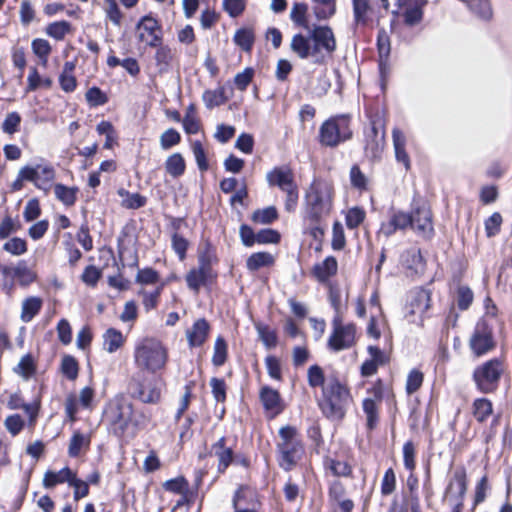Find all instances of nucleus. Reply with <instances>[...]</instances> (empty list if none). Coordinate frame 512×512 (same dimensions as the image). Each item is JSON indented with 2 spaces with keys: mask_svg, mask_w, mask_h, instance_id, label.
I'll return each mask as SVG.
<instances>
[{
  "mask_svg": "<svg viewBox=\"0 0 512 512\" xmlns=\"http://www.w3.org/2000/svg\"><path fill=\"white\" fill-rule=\"evenodd\" d=\"M333 189L326 182L314 180L304 196V220L321 223L332 209Z\"/></svg>",
  "mask_w": 512,
  "mask_h": 512,
  "instance_id": "f257e3e1",
  "label": "nucleus"
},
{
  "mask_svg": "<svg viewBox=\"0 0 512 512\" xmlns=\"http://www.w3.org/2000/svg\"><path fill=\"white\" fill-rule=\"evenodd\" d=\"M349 398L348 388L340 382L336 375H331L322 388V398L318 405L326 418L341 420L345 416V407Z\"/></svg>",
  "mask_w": 512,
  "mask_h": 512,
  "instance_id": "f03ea898",
  "label": "nucleus"
},
{
  "mask_svg": "<svg viewBox=\"0 0 512 512\" xmlns=\"http://www.w3.org/2000/svg\"><path fill=\"white\" fill-rule=\"evenodd\" d=\"M281 441L276 444V459L279 467L285 472L293 470L302 459L305 448L298 437L296 427L286 425L280 428Z\"/></svg>",
  "mask_w": 512,
  "mask_h": 512,
  "instance_id": "7ed1b4c3",
  "label": "nucleus"
},
{
  "mask_svg": "<svg viewBox=\"0 0 512 512\" xmlns=\"http://www.w3.org/2000/svg\"><path fill=\"white\" fill-rule=\"evenodd\" d=\"M134 362L139 369L155 373L166 365L167 351L160 341L144 338L135 345Z\"/></svg>",
  "mask_w": 512,
  "mask_h": 512,
  "instance_id": "20e7f679",
  "label": "nucleus"
},
{
  "mask_svg": "<svg viewBox=\"0 0 512 512\" xmlns=\"http://www.w3.org/2000/svg\"><path fill=\"white\" fill-rule=\"evenodd\" d=\"M350 114H338L325 120L319 128V143L334 148L350 140L353 136Z\"/></svg>",
  "mask_w": 512,
  "mask_h": 512,
  "instance_id": "39448f33",
  "label": "nucleus"
},
{
  "mask_svg": "<svg viewBox=\"0 0 512 512\" xmlns=\"http://www.w3.org/2000/svg\"><path fill=\"white\" fill-rule=\"evenodd\" d=\"M504 372L503 360L494 357L474 368L472 380L480 393L491 394L498 390Z\"/></svg>",
  "mask_w": 512,
  "mask_h": 512,
  "instance_id": "423d86ee",
  "label": "nucleus"
},
{
  "mask_svg": "<svg viewBox=\"0 0 512 512\" xmlns=\"http://www.w3.org/2000/svg\"><path fill=\"white\" fill-rule=\"evenodd\" d=\"M370 127L365 131V156L372 160H378L385 144V121L379 112L369 116Z\"/></svg>",
  "mask_w": 512,
  "mask_h": 512,
  "instance_id": "0eeeda50",
  "label": "nucleus"
},
{
  "mask_svg": "<svg viewBox=\"0 0 512 512\" xmlns=\"http://www.w3.org/2000/svg\"><path fill=\"white\" fill-rule=\"evenodd\" d=\"M128 391L132 398L142 403L155 404L161 397L156 381L147 378L142 371L135 373L128 384Z\"/></svg>",
  "mask_w": 512,
  "mask_h": 512,
  "instance_id": "6e6552de",
  "label": "nucleus"
},
{
  "mask_svg": "<svg viewBox=\"0 0 512 512\" xmlns=\"http://www.w3.org/2000/svg\"><path fill=\"white\" fill-rule=\"evenodd\" d=\"M310 38L312 40V50L315 53L314 63H322L324 60L322 51L328 55H332L336 50V39L331 27L327 25H314L309 30Z\"/></svg>",
  "mask_w": 512,
  "mask_h": 512,
  "instance_id": "1a4fd4ad",
  "label": "nucleus"
},
{
  "mask_svg": "<svg viewBox=\"0 0 512 512\" xmlns=\"http://www.w3.org/2000/svg\"><path fill=\"white\" fill-rule=\"evenodd\" d=\"M333 331L328 339V348L339 352L351 348L355 344L356 326L353 323L343 325L336 316L333 319Z\"/></svg>",
  "mask_w": 512,
  "mask_h": 512,
  "instance_id": "9d476101",
  "label": "nucleus"
},
{
  "mask_svg": "<svg viewBox=\"0 0 512 512\" xmlns=\"http://www.w3.org/2000/svg\"><path fill=\"white\" fill-rule=\"evenodd\" d=\"M431 292L423 287H418L409 292L408 303L406 306V318L412 323H417V320L411 318L413 316L419 317V322L422 323L424 315L430 307Z\"/></svg>",
  "mask_w": 512,
  "mask_h": 512,
  "instance_id": "9b49d317",
  "label": "nucleus"
},
{
  "mask_svg": "<svg viewBox=\"0 0 512 512\" xmlns=\"http://www.w3.org/2000/svg\"><path fill=\"white\" fill-rule=\"evenodd\" d=\"M469 345L477 357L485 355L495 347L492 330L485 322L477 323Z\"/></svg>",
  "mask_w": 512,
  "mask_h": 512,
  "instance_id": "f8f14e48",
  "label": "nucleus"
},
{
  "mask_svg": "<svg viewBox=\"0 0 512 512\" xmlns=\"http://www.w3.org/2000/svg\"><path fill=\"white\" fill-rule=\"evenodd\" d=\"M411 215H413L411 228L422 238L431 239L434 235V227L429 207L426 204L416 205Z\"/></svg>",
  "mask_w": 512,
  "mask_h": 512,
  "instance_id": "ddd939ff",
  "label": "nucleus"
},
{
  "mask_svg": "<svg viewBox=\"0 0 512 512\" xmlns=\"http://www.w3.org/2000/svg\"><path fill=\"white\" fill-rule=\"evenodd\" d=\"M212 278L210 260L205 254L199 256V267L191 269L186 275V283L189 289L198 293Z\"/></svg>",
  "mask_w": 512,
  "mask_h": 512,
  "instance_id": "4468645a",
  "label": "nucleus"
},
{
  "mask_svg": "<svg viewBox=\"0 0 512 512\" xmlns=\"http://www.w3.org/2000/svg\"><path fill=\"white\" fill-rule=\"evenodd\" d=\"M131 415V405L116 404L109 408L107 418L115 435L122 436L124 434L131 420Z\"/></svg>",
  "mask_w": 512,
  "mask_h": 512,
  "instance_id": "2eb2a0df",
  "label": "nucleus"
},
{
  "mask_svg": "<svg viewBox=\"0 0 512 512\" xmlns=\"http://www.w3.org/2000/svg\"><path fill=\"white\" fill-rule=\"evenodd\" d=\"M270 187H277L282 192L297 185L293 170L288 165L276 166L266 174Z\"/></svg>",
  "mask_w": 512,
  "mask_h": 512,
  "instance_id": "dca6fc26",
  "label": "nucleus"
},
{
  "mask_svg": "<svg viewBox=\"0 0 512 512\" xmlns=\"http://www.w3.org/2000/svg\"><path fill=\"white\" fill-rule=\"evenodd\" d=\"M210 324L205 318L197 319L191 329L186 331L188 344L190 347L202 346L209 334Z\"/></svg>",
  "mask_w": 512,
  "mask_h": 512,
  "instance_id": "f3484780",
  "label": "nucleus"
},
{
  "mask_svg": "<svg viewBox=\"0 0 512 512\" xmlns=\"http://www.w3.org/2000/svg\"><path fill=\"white\" fill-rule=\"evenodd\" d=\"M259 398L264 410L279 414L284 410L283 400L278 390L270 386H263L259 392Z\"/></svg>",
  "mask_w": 512,
  "mask_h": 512,
  "instance_id": "a211bd4d",
  "label": "nucleus"
},
{
  "mask_svg": "<svg viewBox=\"0 0 512 512\" xmlns=\"http://www.w3.org/2000/svg\"><path fill=\"white\" fill-rule=\"evenodd\" d=\"M211 452L218 458V471L224 473L233 463L234 452L232 448L226 447V437L222 436L211 446Z\"/></svg>",
  "mask_w": 512,
  "mask_h": 512,
  "instance_id": "6ab92c4d",
  "label": "nucleus"
},
{
  "mask_svg": "<svg viewBox=\"0 0 512 512\" xmlns=\"http://www.w3.org/2000/svg\"><path fill=\"white\" fill-rule=\"evenodd\" d=\"M402 260L406 269L414 274H422L425 270L426 261L419 248L407 249L402 255Z\"/></svg>",
  "mask_w": 512,
  "mask_h": 512,
  "instance_id": "aec40b11",
  "label": "nucleus"
},
{
  "mask_svg": "<svg viewBox=\"0 0 512 512\" xmlns=\"http://www.w3.org/2000/svg\"><path fill=\"white\" fill-rule=\"evenodd\" d=\"M290 48L300 59H308L309 57L315 58L309 33L308 35L302 33L295 34L291 40Z\"/></svg>",
  "mask_w": 512,
  "mask_h": 512,
  "instance_id": "412c9836",
  "label": "nucleus"
},
{
  "mask_svg": "<svg viewBox=\"0 0 512 512\" xmlns=\"http://www.w3.org/2000/svg\"><path fill=\"white\" fill-rule=\"evenodd\" d=\"M75 472H73L68 466L63 467L59 471L47 470L43 478V486L46 489H52L58 484L68 483L72 481Z\"/></svg>",
  "mask_w": 512,
  "mask_h": 512,
  "instance_id": "4be33fe9",
  "label": "nucleus"
},
{
  "mask_svg": "<svg viewBox=\"0 0 512 512\" xmlns=\"http://www.w3.org/2000/svg\"><path fill=\"white\" fill-rule=\"evenodd\" d=\"M338 263L334 256H327L321 263L314 265L312 274L319 282H326L337 273Z\"/></svg>",
  "mask_w": 512,
  "mask_h": 512,
  "instance_id": "5701e85b",
  "label": "nucleus"
},
{
  "mask_svg": "<svg viewBox=\"0 0 512 512\" xmlns=\"http://www.w3.org/2000/svg\"><path fill=\"white\" fill-rule=\"evenodd\" d=\"M413 3L407 7L403 12V20L405 25L412 27L420 23L423 19V8L426 6L428 0H411Z\"/></svg>",
  "mask_w": 512,
  "mask_h": 512,
  "instance_id": "b1692460",
  "label": "nucleus"
},
{
  "mask_svg": "<svg viewBox=\"0 0 512 512\" xmlns=\"http://www.w3.org/2000/svg\"><path fill=\"white\" fill-rule=\"evenodd\" d=\"M412 223L413 215H411V213L398 211L391 216L388 225L383 229L385 234L390 236L398 229L403 230L407 227H411Z\"/></svg>",
  "mask_w": 512,
  "mask_h": 512,
  "instance_id": "393cba45",
  "label": "nucleus"
},
{
  "mask_svg": "<svg viewBox=\"0 0 512 512\" xmlns=\"http://www.w3.org/2000/svg\"><path fill=\"white\" fill-rule=\"evenodd\" d=\"M393 137V145L395 150V158L398 162L403 163L406 170L410 169V158L406 152L405 144L406 138L404 134L398 130L394 129L392 132Z\"/></svg>",
  "mask_w": 512,
  "mask_h": 512,
  "instance_id": "a878e982",
  "label": "nucleus"
},
{
  "mask_svg": "<svg viewBox=\"0 0 512 512\" xmlns=\"http://www.w3.org/2000/svg\"><path fill=\"white\" fill-rule=\"evenodd\" d=\"M13 277L18 279V283L22 287H27L37 279V274L32 271L25 260H20L15 267H13Z\"/></svg>",
  "mask_w": 512,
  "mask_h": 512,
  "instance_id": "bb28decb",
  "label": "nucleus"
},
{
  "mask_svg": "<svg viewBox=\"0 0 512 512\" xmlns=\"http://www.w3.org/2000/svg\"><path fill=\"white\" fill-rule=\"evenodd\" d=\"M229 97L225 94V88L223 86L218 87L215 90L207 89L202 95V100L207 109H213L221 106L228 101Z\"/></svg>",
  "mask_w": 512,
  "mask_h": 512,
  "instance_id": "cd10ccee",
  "label": "nucleus"
},
{
  "mask_svg": "<svg viewBox=\"0 0 512 512\" xmlns=\"http://www.w3.org/2000/svg\"><path fill=\"white\" fill-rule=\"evenodd\" d=\"M43 301L40 297L30 296L23 301L21 320L30 322L41 310Z\"/></svg>",
  "mask_w": 512,
  "mask_h": 512,
  "instance_id": "c85d7f7f",
  "label": "nucleus"
},
{
  "mask_svg": "<svg viewBox=\"0 0 512 512\" xmlns=\"http://www.w3.org/2000/svg\"><path fill=\"white\" fill-rule=\"evenodd\" d=\"M79 188L76 186L68 187L62 183L54 185V193L56 198L65 206H73L77 201V193Z\"/></svg>",
  "mask_w": 512,
  "mask_h": 512,
  "instance_id": "c756f323",
  "label": "nucleus"
},
{
  "mask_svg": "<svg viewBox=\"0 0 512 512\" xmlns=\"http://www.w3.org/2000/svg\"><path fill=\"white\" fill-rule=\"evenodd\" d=\"M55 176L56 172L52 165L40 164V170L38 171V178L36 180L35 187L40 190H43L47 194L52 187V182L54 181Z\"/></svg>",
  "mask_w": 512,
  "mask_h": 512,
  "instance_id": "7c9ffc66",
  "label": "nucleus"
},
{
  "mask_svg": "<svg viewBox=\"0 0 512 512\" xmlns=\"http://www.w3.org/2000/svg\"><path fill=\"white\" fill-rule=\"evenodd\" d=\"M448 489H456L458 499H463L467 490V474L464 466H459L453 472L452 480L449 483Z\"/></svg>",
  "mask_w": 512,
  "mask_h": 512,
  "instance_id": "2f4dec72",
  "label": "nucleus"
},
{
  "mask_svg": "<svg viewBox=\"0 0 512 512\" xmlns=\"http://www.w3.org/2000/svg\"><path fill=\"white\" fill-rule=\"evenodd\" d=\"M154 59L158 73H167L171 68L173 52L168 45L165 47H159L155 52Z\"/></svg>",
  "mask_w": 512,
  "mask_h": 512,
  "instance_id": "473e14b6",
  "label": "nucleus"
},
{
  "mask_svg": "<svg viewBox=\"0 0 512 512\" xmlns=\"http://www.w3.org/2000/svg\"><path fill=\"white\" fill-rule=\"evenodd\" d=\"M355 26L368 24V12L371 10L370 0H352Z\"/></svg>",
  "mask_w": 512,
  "mask_h": 512,
  "instance_id": "72a5a7b5",
  "label": "nucleus"
},
{
  "mask_svg": "<svg viewBox=\"0 0 512 512\" xmlns=\"http://www.w3.org/2000/svg\"><path fill=\"white\" fill-rule=\"evenodd\" d=\"M166 172L173 178H179L185 173L186 163L180 153L170 155L165 161Z\"/></svg>",
  "mask_w": 512,
  "mask_h": 512,
  "instance_id": "f704fd0d",
  "label": "nucleus"
},
{
  "mask_svg": "<svg viewBox=\"0 0 512 512\" xmlns=\"http://www.w3.org/2000/svg\"><path fill=\"white\" fill-rule=\"evenodd\" d=\"M313 13L318 20H327L336 13V0H312Z\"/></svg>",
  "mask_w": 512,
  "mask_h": 512,
  "instance_id": "c9c22d12",
  "label": "nucleus"
},
{
  "mask_svg": "<svg viewBox=\"0 0 512 512\" xmlns=\"http://www.w3.org/2000/svg\"><path fill=\"white\" fill-rule=\"evenodd\" d=\"M104 348L109 353H114L124 344V337L121 331L115 328H109L103 335Z\"/></svg>",
  "mask_w": 512,
  "mask_h": 512,
  "instance_id": "e433bc0d",
  "label": "nucleus"
},
{
  "mask_svg": "<svg viewBox=\"0 0 512 512\" xmlns=\"http://www.w3.org/2000/svg\"><path fill=\"white\" fill-rule=\"evenodd\" d=\"M273 256L268 252H256L251 254L246 260V267L249 271H257L262 267L273 264Z\"/></svg>",
  "mask_w": 512,
  "mask_h": 512,
  "instance_id": "4c0bfd02",
  "label": "nucleus"
},
{
  "mask_svg": "<svg viewBox=\"0 0 512 512\" xmlns=\"http://www.w3.org/2000/svg\"><path fill=\"white\" fill-rule=\"evenodd\" d=\"M493 412L492 402L487 398H477L473 402V415L475 419L483 423Z\"/></svg>",
  "mask_w": 512,
  "mask_h": 512,
  "instance_id": "58836bf2",
  "label": "nucleus"
},
{
  "mask_svg": "<svg viewBox=\"0 0 512 512\" xmlns=\"http://www.w3.org/2000/svg\"><path fill=\"white\" fill-rule=\"evenodd\" d=\"M233 40L243 51L250 52L255 42V35L250 28H240L236 31Z\"/></svg>",
  "mask_w": 512,
  "mask_h": 512,
  "instance_id": "ea45409f",
  "label": "nucleus"
},
{
  "mask_svg": "<svg viewBox=\"0 0 512 512\" xmlns=\"http://www.w3.org/2000/svg\"><path fill=\"white\" fill-rule=\"evenodd\" d=\"M467 8L483 21L492 19L493 11L489 0H473Z\"/></svg>",
  "mask_w": 512,
  "mask_h": 512,
  "instance_id": "a19ab883",
  "label": "nucleus"
},
{
  "mask_svg": "<svg viewBox=\"0 0 512 512\" xmlns=\"http://www.w3.org/2000/svg\"><path fill=\"white\" fill-rule=\"evenodd\" d=\"M255 329L263 345L267 349H271L277 346L278 336L275 330L271 329L268 325L263 323H256Z\"/></svg>",
  "mask_w": 512,
  "mask_h": 512,
  "instance_id": "79ce46f5",
  "label": "nucleus"
},
{
  "mask_svg": "<svg viewBox=\"0 0 512 512\" xmlns=\"http://www.w3.org/2000/svg\"><path fill=\"white\" fill-rule=\"evenodd\" d=\"M324 466L336 477H352V467L345 461L326 458Z\"/></svg>",
  "mask_w": 512,
  "mask_h": 512,
  "instance_id": "37998d69",
  "label": "nucleus"
},
{
  "mask_svg": "<svg viewBox=\"0 0 512 512\" xmlns=\"http://www.w3.org/2000/svg\"><path fill=\"white\" fill-rule=\"evenodd\" d=\"M119 195L125 197L122 200V206L127 209H139L146 205L147 198L139 193H130L127 190L120 189Z\"/></svg>",
  "mask_w": 512,
  "mask_h": 512,
  "instance_id": "c03bdc74",
  "label": "nucleus"
},
{
  "mask_svg": "<svg viewBox=\"0 0 512 512\" xmlns=\"http://www.w3.org/2000/svg\"><path fill=\"white\" fill-rule=\"evenodd\" d=\"M279 217L275 206H268L263 209H257L253 212L251 220L258 224H272Z\"/></svg>",
  "mask_w": 512,
  "mask_h": 512,
  "instance_id": "a18cd8bd",
  "label": "nucleus"
},
{
  "mask_svg": "<svg viewBox=\"0 0 512 512\" xmlns=\"http://www.w3.org/2000/svg\"><path fill=\"white\" fill-rule=\"evenodd\" d=\"M13 370L25 380L30 379L36 373L33 356L30 353L25 354Z\"/></svg>",
  "mask_w": 512,
  "mask_h": 512,
  "instance_id": "49530a36",
  "label": "nucleus"
},
{
  "mask_svg": "<svg viewBox=\"0 0 512 512\" xmlns=\"http://www.w3.org/2000/svg\"><path fill=\"white\" fill-rule=\"evenodd\" d=\"M45 31L48 36L61 41L71 31V23L66 20L55 21L48 24Z\"/></svg>",
  "mask_w": 512,
  "mask_h": 512,
  "instance_id": "de8ad7c7",
  "label": "nucleus"
},
{
  "mask_svg": "<svg viewBox=\"0 0 512 512\" xmlns=\"http://www.w3.org/2000/svg\"><path fill=\"white\" fill-rule=\"evenodd\" d=\"M31 48L33 53L40 59L41 63L46 65L52 51L50 43L46 39L35 38L32 40Z\"/></svg>",
  "mask_w": 512,
  "mask_h": 512,
  "instance_id": "09e8293b",
  "label": "nucleus"
},
{
  "mask_svg": "<svg viewBox=\"0 0 512 512\" xmlns=\"http://www.w3.org/2000/svg\"><path fill=\"white\" fill-rule=\"evenodd\" d=\"M227 342L222 336H218L214 343V352L212 356V363L215 367H220L225 364L227 360Z\"/></svg>",
  "mask_w": 512,
  "mask_h": 512,
  "instance_id": "8fccbe9b",
  "label": "nucleus"
},
{
  "mask_svg": "<svg viewBox=\"0 0 512 512\" xmlns=\"http://www.w3.org/2000/svg\"><path fill=\"white\" fill-rule=\"evenodd\" d=\"M61 372L68 380H75L79 373V364L75 357L65 355L61 361Z\"/></svg>",
  "mask_w": 512,
  "mask_h": 512,
  "instance_id": "3c124183",
  "label": "nucleus"
},
{
  "mask_svg": "<svg viewBox=\"0 0 512 512\" xmlns=\"http://www.w3.org/2000/svg\"><path fill=\"white\" fill-rule=\"evenodd\" d=\"M308 5L306 3L296 2L290 13L291 20L297 25L305 29H309L307 14Z\"/></svg>",
  "mask_w": 512,
  "mask_h": 512,
  "instance_id": "603ef678",
  "label": "nucleus"
},
{
  "mask_svg": "<svg viewBox=\"0 0 512 512\" xmlns=\"http://www.w3.org/2000/svg\"><path fill=\"white\" fill-rule=\"evenodd\" d=\"M363 411L367 417V428L373 430L378 423V408L375 400L372 398L364 399Z\"/></svg>",
  "mask_w": 512,
  "mask_h": 512,
  "instance_id": "864d4df0",
  "label": "nucleus"
},
{
  "mask_svg": "<svg viewBox=\"0 0 512 512\" xmlns=\"http://www.w3.org/2000/svg\"><path fill=\"white\" fill-rule=\"evenodd\" d=\"M346 493L343 483L339 480H333L329 483L328 487V500L331 506L338 504L341 501H346L344 498Z\"/></svg>",
  "mask_w": 512,
  "mask_h": 512,
  "instance_id": "5fc2aeb1",
  "label": "nucleus"
},
{
  "mask_svg": "<svg viewBox=\"0 0 512 512\" xmlns=\"http://www.w3.org/2000/svg\"><path fill=\"white\" fill-rule=\"evenodd\" d=\"M351 186L359 191L368 189V179L357 164H354L349 173Z\"/></svg>",
  "mask_w": 512,
  "mask_h": 512,
  "instance_id": "6e6d98bb",
  "label": "nucleus"
},
{
  "mask_svg": "<svg viewBox=\"0 0 512 512\" xmlns=\"http://www.w3.org/2000/svg\"><path fill=\"white\" fill-rule=\"evenodd\" d=\"M89 443V439H87L80 431L74 432L70 439L68 455L72 458L78 457L80 455L81 449L85 445L88 446Z\"/></svg>",
  "mask_w": 512,
  "mask_h": 512,
  "instance_id": "4d7b16f0",
  "label": "nucleus"
},
{
  "mask_svg": "<svg viewBox=\"0 0 512 512\" xmlns=\"http://www.w3.org/2000/svg\"><path fill=\"white\" fill-rule=\"evenodd\" d=\"M378 58L390 59L391 43L390 37L384 29H380L377 34Z\"/></svg>",
  "mask_w": 512,
  "mask_h": 512,
  "instance_id": "13d9d810",
  "label": "nucleus"
},
{
  "mask_svg": "<svg viewBox=\"0 0 512 512\" xmlns=\"http://www.w3.org/2000/svg\"><path fill=\"white\" fill-rule=\"evenodd\" d=\"M365 219L363 208L355 206L348 210L345 217V223L348 229H356Z\"/></svg>",
  "mask_w": 512,
  "mask_h": 512,
  "instance_id": "bf43d9fd",
  "label": "nucleus"
},
{
  "mask_svg": "<svg viewBox=\"0 0 512 512\" xmlns=\"http://www.w3.org/2000/svg\"><path fill=\"white\" fill-rule=\"evenodd\" d=\"M86 100L91 107L102 106L108 102V97L99 87L89 88L85 94Z\"/></svg>",
  "mask_w": 512,
  "mask_h": 512,
  "instance_id": "052dcab7",
  "label": "nucleus"
},
{
  "mask_svg": "<svg viewBox=\"0 0 512 512\" xmlns=\"http://www.w3.org/2000/svg\"><path fill=\"white\" fill-rule=\"evenodd\" d=\"M192 152L195 157L198 169L201 172H205L209 169V163L207 160L205 149L199 140H195L192 143Z\"/></svg>",
  "mask_w": 512,
  "mask_h": 512,
  "instance_id": "680f3d73",
  "label": "nucleus"
},
{
  "mask_svg": "<svg viewBox=\"0 0 512 512\" xmlns=\"http://www.w3.org/2000/svg\"><path fill=\"white\" fill-rule=\"evenodd\" d=\"M3 250L12 255L20 256L27 252V242L25 239L13 237L3 245Z\"/></svg>",
  "mask_w": 512,
  "mask_h": 512,
  "instance_id": "e2e57ef3",
  "label": "nucleus"
},
{
  "mask_svg": "<svg viewBox=\"0 0 512 512\" xmlns=\"http://www.w3.org/2000/svg\"><path fill=\"white\" fill-rule=\"evenodd\" d=\"M181 141L180 133L174 129L169 128L160 136V145L163 150H169L170 148L178 145Z\"/></svg>",
  "mask_w": 512,
  "mask_h": 512,
  "instance_id": "0e129e2a",
  "label": "nucleus"
},
{
  "mask_svg": "<svg viewBox=\"0 0 512 512\" xmlns=\"http://www.w3.org/2000/svg\"><path fill=\"white\" fill-rule=\"evenodd\" d=\"M188 486V481L183 476L169 479L163 484V487L166 491L175 494H186Z\"/></svg>",
  "mask_w": 512,
  "mask_h": 512,
  "instance_id": "69168bd1",
  "label": "nucleus"
},
{
  "mask_svg": "<svg viewBox=\"0 0 512 512\" xmlns=\"http://www.w3.org/2000/svg\"><path fill=\"white\" fill-rule=\"evenodd\" d=\"M136 28H143L149 35L162 32V27L158 20L151 14H147L141 17L136 25Z\"/></svg>",
  "mask_w": 512,
  "mask_h": 512,
  "instance_id": "338daca9",
  "label": "nucleus"
},
{
  "mask_svg": "<svg viewBox=\"0 0 512 512\" xmlns=\"http://www.w3.org/2000/svg\"><path fill=\"white\" fill-rule=\"evenodd\" d=\"M473 292L468 286H460L457 289V307L461 311L467 310L473 302Z\"/></svg>",
  "mask_w": 512,
  "mask_h": 512,
  "instance_id": "774afa93",
  "label": "nucleus"
}]
</instances>
